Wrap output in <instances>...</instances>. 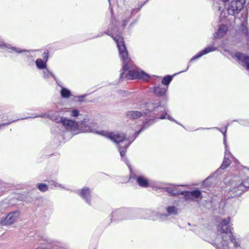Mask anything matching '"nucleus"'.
I'll use <instances>...</instances> for the list:
<instances>
[{
    "label": "nucleus",
    "instance_id": "nucleus-5",
    "mask_svg": "<svg viewBox=\"0 0 249 249\" xmlns=\"http://www.w3.org/2000/svg\"><path fill=\"white\" fill-rule=\"evenodd\" d=\"M36 241L39 246L35 249H68L60 241L52 239L45 234L38 235Z\"/></svg>",
    "mask_w": 249,
    "mask_h": 249
},
{
    "label": "nucleus",
    "instance_id": "nucleus-32",
    "mask_svg": "<svg viewBox=\"0 0 249 249\" xmlns=\"http://www.w3.org/2000/svg\"><path fill=\"white\" fill-rule=\"evenodd\" d=\"M80 127L82 128L83 131L85 132H93L92 129L89 126L85 125L84 126L83 125L80 126Z\"/></svg>",
    "mask_w": 249,
    "mask_h": 249
},
{
    "label": "nucleus",
    "instance_id": "nucleus-57",
    "mask_svg": "<svg viewBox=\"0 0 249 249\" xmlns=\"http://www.w3.org/2000/svg\"><path fill=\"white\" fill-rule=\"evenodd\" d=\"M108 0L109 2L110 1V0Z\"/></svg>",
    "mask_w": 249,
    "mask_h": 249
},
{
    "label": "nucleus",
    "instance_id": "nucleus-10",
    "mask_svg": "<svg viewBox=\"0 0 249 249\" xmlns=\"http://www.w3.org/2000/svg\"><path fill=\"white\" fill-rule=\"evenodd\" d=\"M96 133L105 136L117 144L124 141L126 138V135L123 133L109 132L106 131H102L100 132H96Z\"/></svg>",
    "mask_w": 249,
    "mask_h": 249
},
{
    "label": "nucleus",
    "instance_id": "nucleus-23",
    "mask_svg": "<svg viewBox=\"0 0 249 249\" xmlns=\"http://www.w3.org/2000/svg\"><path fill=\"white\" fill-rule=\"evenodd\" d=\"M231 164V160L228 158L224 157L223 161L220 167L215 172L214 174L221 170H224L227 168Z\"/></svg>",
    "mask_w": 249,
    "mask_h": 249
},
{
    "label": "nucleus",
    "instance_id": "nucleus-31",
    "mask_svg": "<svg viewBox=\"0 0 249 249\" xmlns=\"http://www.w3.org/2000/svg\"><path fill=\"white\" fill-rule=\"evenodd\" d=\"M148 123L147 122H143V124H142V128H141V129L136 132L135 133V138L137 137L139 135V134L141 133V132L144 129V128H146L147 127H148V126L150 125V124H147Z\"/></svg>",
    "mask_w": 249,
    "mask_h": 249
},
{
    "label": "nucleus",
    "instance_id": "nucleus-53",
    "mask_svg": "<svg viewBox=\"0 0 249 249\" xmlns=\"http://www.w3.org/2000/svg\"><path fill=\"white\" fill-rule=\"evenodd\" d=\"M186 70H185V71H180V72H184V71H185Z\"/></svg>",
    "mask_w": 249,
    "mask_h": 249
},
{
    "label": "nucleus",
    "instance_id": "nucleus-34",
    "mask_svg": "<svg viewBox=\"0 0 249 249\" xmlns=\"http://www.w3.org/2000/svg\"><path fill=\"white\" fill-rule=\"evenodd\" d=\"M79 114V111L76 109H73L71 113V116L73 117H77Z\"/></svg>",
    "mask_w": 249,
    "mask_h": 249
},
{
    "label": "nucleus",
    "instance_id": "nucleus-50",
    "mask_svg": "<svg viewBox=\"0 0 249 249\" xmlns=\"http://www.w3.org/2000/svg\"><path fill=\"white\" fill-rule=\"evenodd\" d=\"M148 0H146L144 2V4H145V3H146V2H147L148 1ZM143 5V4H142V5Z\"/></svg>",
    "mask_w": 249,
    "mask_h": 249
},
{
    "label": "nucleus",
    "instance_id": "nucleus-56",
    "mask_svg": "<svg viewBox=\"0 0 249 249\" xmlns=\"http://www.w3.org/2000/svg\"><path fill=\"white\" fill-rule=\"evenodd\" d=\"M188 68H189V66H188V67L187 68L186 70L188 69Z\"/></svg>",
    "mask_w": 249,
    "mask_h": 249
},
{
    "label": "nucleus",
    "instance_id": "nucleus-36",
    "mask_svg": "<svg viewBox=\"0 0 249 249\" xmlns=\"http://www.w3.org/2000/svg\"><path fill=\"white\" fill-rule=\"evenodd\" d=\"M119 152H120V155L122 156V157L123 158L124 155L125 154V150H124L123 149H122V148L120 146L119 147Z\"/></svg>",
    "mask_w": 249,
    "mask_h": 249
},
{
    "label": "nucleus",
    "instance_id": "nucleus-47",
    "mask_svg": "<svg viewBox=\"0 0 249 249\" xmlns=\"http://www.w3.org/2000/svg\"><path fill=\"white\" fill-rule=\"evenodd\" d=\"M124 74V72H123L122 73H121V75H120V78H123V75Z\"/></svg>",
    "mask_w": 249,
    "mask_h": 249
},
{
    "label": "nucleus",
    "instance_id": "nucleus-51",
    "mask_svg": "<svg viewBox=\"0 0 249 249\" xmlns=\"http://www.w3.org/2000/svg\"><path fill=\"white\" fill-rule=\"evenodd\" d=\"M85 96H86L85 95H84V96H81L80 97H82V98H83V97H85Z\"/></svg>",
    "mask_w": 249,
    "mask_h": 249
},
{
    "label": "nucleus",
    "instance_id": "nucleus-13",
    "mask_svg": "<svg viewBox=\"0 0 249 249\" xmlns=\"http://www.w3.org/2000/svg\"><path fill=\"white\" fill-rule=\"evenodd\" d=\"M249 188H230L228 197L233 198L241 196L249 190Z\"/></svg>",
    "mask_w": 249,
    "mask_h": 249
},
{
    "label": "nucleus",
    "instance_id": "nucleus-45",
    "mask_svg": "<svg viewBox=\"0 0 249 249\" xmlns=\"http://www.w3.org/2000/svg\"><path fill=\"white\" fill-rule=\"evenodd\" d=\"M226 130H227V128H226V130H225V131L224 132H223L222 131H221L222 132V133L223 134V135H224V137H225V136H226Z\"/></svg>",
    "mask_w": 249,
    "mask_h": 249
},
{
    "label": "nucleus",
    "instance_id": "nucleus-1",
    "mask_svg": "<svg viewBox=\"0 0 249 249\" xmlns=\"http://www.w3.org/2000/svg\"><path fill=\"white\" fill-rule=\"evenodd\" d=\"M49 188H33L28 192H25L21 195V198L28 203H33V211L35 215L38 218V222L42 225H45L53 213V205L52 202L43 200L38 195V190L45 192Z\"/></svg>",
    "mask_w": 249,
    "mask_h": 249
},
{
    "label": "nucleus",
    "instance_id": "nucleus-39",
    "mask_svg": "<svg viewBox=\"0 0 249 249\" xmlns=\"http://www.w3.org/2000/svg\"><path fill=\"white\" fill-rule=\"evenodd\" d=\"M166 118L171 121H174V122H175V121L174 120V119L170 116L169 115H167V116L166 117Z\"/></svg>",
    "mask_w": 249,
    "mask_h": 249
},
{
    "label": "nucleus",
    "instance_id": "nucleus-2",
    "mask_svg": "<svg viewBox=\"0 0 249 249\" xmlns=\"http://www.w3.org/2000/svg\"><path fill=\"white\" fill-rule=\"evenodd\" d=\"M105 34L112 36L117 44L120 57L123 61L124 71H128V73L125 75L127 79H142L147 80L149 76L142 71L135 70L132 67V60L128 56V52L124 44V38L121 36L113 37L107 31Z\"/></svg>",
    "mask_w": 249,
    "mask_h": 249
},
{
    "label": "nucleus",
    "instance_id": "nucleus-3",
    "mask_svg": "<svg viewBox=\"0 0 249 249\" xmlns=\"http://www.w3.org/2000/svg\"><path fill=\"white\" fill-rule=\"evenodd\" d=\"M231 217L223 218L220 223L219 233L212 244L216 249H229L228 234L232 232L233 228L230 227Z\"/></svg>",
    "mask_w": 249,
    "mask_h": 249
},
{
    "label": "nucleus",
    "instance_id": "nucleus-38",
    "mask_svg": "<svg viewBox=\"0 0 249 249\" xmlns=\"http://www.w3.org/2000/svg\"><path fill=\"white\" fill-rule=\"evenodd\" d=\"M166 115L167 114L165 113V114H162L159 118L160 119H164L166 118Z\"/></svg>",
    "mask_w": 249,
    "mask_h": 249
},
{
    "label": "nucleus",
    "instance_id": "nucleus-16",
    "mask_svg": "<svg viewBox=\"0 0 249 249\" xmlns=\"http://www.w3.org/2000/svg\"><path fill=\"white\" fill-rule=\"evenodd\" d=\"M216 49V48L211 46L207 48H206L203 50L199 52L198 54L196 55L195 56H194L193 58H191L190 61H193L200 57L203 56L204 54H206L210 52H211L212 51H215Z\"/></svg>",
    "mask_w": 249,
    "mask_h": 249
},
{
    "label": "nucleus",
    "instance_id": "nucleus-20",
    "mask_svg": "<svg viewBox=\"0 0 249 249\" xmlns=\"http://www.w3.org/2000/svg\"><path fill=\"white\" fill-rule=\"evenodd\" d=\"M142 115V113L137 110H132L128 111L126 113V116L128 118L131 119H136L140 118Z\"/></svg>",
    "mask_w": 249,
    "mask_h": 249
},
{
    "label": "nucleus",
    "instance_id": "nucleus-55",
    "mask_svg": "<svg viewBox=\"0 0 249 249\" xmlns=\"http://www.w3.org/2000/svg\"><path fill=\"white\" fill-rule=\"evenodd\" d=\"M225 147H226V148L227 147V144H226V143H225Z\"/></svg>",
    "mask_w": 249,
    "mask_h": 249
},
{
    "label": "nucleus",
    "instance_id": "nucleus-14",
    "mask_svg": "<svg viewBox=\"0 0 249 249\" xmlns=\"http://www.w3.org/2000/svg\"><path fill=\"white\" fill-rule=\"evenodd\" d=\"M79 195L88 204L91 205V191L89 188H82L79 190Z\"/></svg>",
    "mask_w": 249,
    "mask_h": 249
},
{
    "label": "nucleus",
    "instance_id": "nucleus-37",
    "mask_svg": "<svg viewBox=\"0 0 249 249\" xmlns=\"http://www.w3.org/2000/svg\"><path fill=\"white\" fill-rule=\"evenodd\" d=\"M242 32L243 33H244L245 34H246L247 35V36L248 38L249 37V35H248L249 32H248L247 29L246 27L245 28H243L242 29Z\"/></svg>",
    "mask_w": 249,
    "mask_h": 249
},
{
    "label": "nucleus",
    "instance_id": "nucleus-44",
    "mask_svg": "<svg viewBox=\"0 0 249 249\" xmlns=\"http://www.w3.org/2000/svg\"><path fill=\"white\" fill-rule=\"evenodd\" d=\"M200 185V183H195V184H192V185L193 186H198V185Z\"/></svg>",
    "mask_w": 249,
    "mask_h": 249
},
{
    "label": "nucleus",
    "instance_id": "nucleus-6",
    "mask_svg": "<svg viewBox=\"0 0 249 249\" xmlns=\"http://www.w3.org/2000/svg\"><path fill=\"white\" fill-rule=\"evenodd\" d=\"M109 221L107 225H110L112 220L114 221L134 219L136 216L133 215V209L121 208L113 211L109 215Z\"/></svg>",
    "mask_w": 249,
    "mask_h": 249
},
{
    "label": "nucleus",
    "instance_id": "nucleus-54",
    "mask_svg": "<svg viewBox=\"0 0 249 249\" xmlns=\"http://www.w3.org/2000/svg\"><path fill=\"white\" fill-rule=\"evenodd\" d=\"M243 185V183L242 182V183H241L240 185L241 186V185Z\"/></svg>",
    "mask_w": 249,
    "mask_h": 249
},
{
    "label": "nucleus",
    "instance_id": "nucleus-19",
    "mask_svg": "<svg viewBox=\"0 0 249 249\" xmlns=\"http://www.w3.org/2000/svg\"><path fill=\"white\" fill-rule=\"evenodd\" d=\"M168 87H163L162 86L155 87L154 92L158 96H163L165 95Z\"/></svg>",
    "mask_w": 249,
    "mask_h": 249
},
{
    "label": "nucleus",
    "instance_id": "nucleus-28",
    "mask_svg": "<svg viewBox=\"0 0 249 249\" xmlns=\"http://www.w3.org/2000/svg\"><path fill=\"white\" fill-rule=\"evenodd\" d=\"M36 64L37 68L43 69L46 68V64L41 59H37L36 61Z\"/></svg>",
    "mask_w": 249,
    "mask_h": 249
},
{
    "label": "nucleus",
    "instance_id": "nucleus-42",
    "mask_svg": "<svg viewBox=\"0 0 249 249\" xmlns=\"http://www.w3.org/2000/svg\"><path fill=\"white\" fill-rule=\"evenodd\" d=\"M125 162L128 166V167L130 168V169H131L130 167V166H129V165L128 164V160L127 159H125Z\"/></svg>",
    "mask_w": 249,
    "mask_h": 249
},
{
    "label": "nucleus",
    "instance_id": "nucleus-52",
    "mask_svg": "<svg viewBox=\"0 0 249 249\" xmlns=\"http://www.w3.org/2000/svg\"><path fill=\"white\" fill-rule=\"evenodd\" d=\"M129 144V143L128 145H127L126 147L125 148V149L128 146Z\"/></svg>",
    "mask_w": 249,
    "mask_h": 249
},
{
    "label": "nucleus",
    "instance_id": "nucleus-25",
    "mask_svg": "<svg viewBox=\"0 0 249 249\" xmlns=\"http://www.w3.org/2000/svg\"><path fill=\"white\" fill-rule=\"evenodd\" d=\"M211 180H214L212 176H209L202 182V186L203 187H210L213 185V181Z\"/></svg>",
    "mask_w": 249,
    "mask_h": 249
},
{
    "label": "nucleus",
    "instance_id": "nucleus-48",
    "mask_svg": "<svg viewBox=\"0 0 249 249\" xmlns=\"http://www.w3.org/2000/svg\"><path fill=\"white\" fill-rule=\"evenodd\" d=\"M223 2H226L228 1L229 0H221Z\"/></svg>",
    "mask_w": 249,
    "mask_h": 249
},
{
    "label": "nucleus",
    "instance_id": "nucleus-49",
    "mask_svg": "<svg viewBox=\"0 0 249 249\" xmlns=\"http://www.w3.org/2000/svg\"><path fill=\"white\" fill-rule=\"evenodd\" d=\"M164 185H172L171 184H164Z\"/></svg>",
    "mask_w": 249,
    "mask_h": 249
},
{
    "label": "nucleus",
    "instance_id": "nucleus-30",
    "mask_svg": "<svg viewBox=\"0 0 249 249\" xmlns=\"http://www.w3.org/2000/svg\"><path fill=\"white\" fill-rule=\"evenodd\" d=\"M50 76H52L54 78V79H55V76L51 72H50L47 69H46L45 70H44L43 71V77L44 78H49Z\"/></svg>",
    "mask_w": 249,
    "mask_h": 249
},
{
    "label": "nucleus",
    "instance_id": "nucleus-35",
    "mask_svg": "<svg viewBox=\"0 0 249 249\" xmlns=\"http://www.w3.org/2000/svg\"><path fill=\"white\" fill-rule=\"evenodd\" d=\"M7 48L9 49H11L12 50L15 51L16 52H17L18 53L26 52V50H19V49H17V48H16L15 47H7Z\"/></svg>",
    "mask_w": 249,
    "mask_h": 249
},
{
    "label": "nucleus",
    "instance_id": "nucleus-24",
    "mask_svg": "<svg viewBox=\"0 0 249 249\" xmlns=\"http://www.w3.org/2000/svg\"><path fill=\"white\" fill-rule=\"evenodd\" d=\"M138 184L142 187H146L149 185L148 180L142 176H139L137 178Z\"/></svg>",
    "mask_w": 249,
    "mask_h": 249
},
{
    "label": "nucleus",
    "instance_id": "nucleus-46",
    "mask_svg": "<svg viewBox=\"0 0 249 249\" xmlns=\"http://www.w3.org/2000/svg\"><path fill=\"white\" fill-rule=\"evenodd\" d=\"M84 123H86L85 120L82 121L81 124H80V125H85V124H84Z\"/></svg>",
    "mask_w": 249,
    "mask_h": 249
},
{
    "label": "nucleus",
    "instance_id": "nucleus-17",
    "mask_svg": "<svg viewBox=\"0 0 249 249\" xmlns=\"http://www.w3.org/2000/svg\"><path fill=\"white\" fill-rule=\"evenodd\" d=\"M228 240H230L232 243L235 248L240 247L241 239L238 237L234 236L233 234V232L228 234Z\"/></svg>",
    "mask_w": 249,
    "mask_h": 249
},
{
    "label": "nucleus",
    "instance_id": "nucleus-40",
    "mask_svg": "<svg viewBox=\"0 0 249 249\" xmlns=\"http://www.w3.org/2000/svg\"><path fill=\"white\" fill-rule=\"evenodd\" d=\"M174 187H188V185H179L175 186Z\"/></svg>",
    "mask_w": 249,
    "mask_h": 249
},
{
    "label": "nucleus",
    "instance_id": "nucleus-4",
    "mask_svg": "<svg viewBox=\"0 0 249 249\" xmlns=\"http://www.w3.org/2000/svg\"><path fill=\"white\" fill-rule=\"evenodd\" d=\"M153 190L155 189L157 192L167 193L170 196H176L181 194L183 195L184 198L187 201L198 202L202 198L201 192L198 189H195L191 191H180L178 188H152Z\"/></svg>",
    "mask_w": 249,
    "mask_h": 249
},
{
    "label": "nucleus",
    "instance_id": "nucleus-12",
    "mask_svg": "<svg viewBox=\"0 0 249 249\" xmlns=\"http://www.w3.org/2000/svg\"><path fill=\"white\" fill-rule=\"evenodd\" d=\"M245 0H234L231 1L228 12L231 15L238 14L243 9Z\"/></svg>",
    "mask_w": 249,
    "mask_h": 249
},
{
    "label": "nucleus",
    "instance_id": "nucleus-7",
    "mask_svg": "<svg viewBox=\"0 0 249 249\" xmlns=\"http://www.w3.org/2000/svg\"><path fill=\"white\" fill-rule=\"evenodd\" d=\"M225 205L220 194H217L215 196H209V198L206 200L204 203L205 208L208 209H212L213 211L220 209L221 207L223 208Z\"/></svg>",
    "mask_w": 249,
    "mask_h": 249
},
{
    "label": "nucleus",
    "instance_id": "nucleus-9",
    "mask_svg": "<svg viewBox=\"0 0 249 249\" xmlns=\"http://www.w3.org/2000/svg\"><path fill=\"white\" fill-rule=\"evenodd\" d=\"M54 120L56 123L61 124L64 128L68 131H75L78 128L79 124L75 121L62 117H60L59 119L56 118Z\"/></svg>",
    "mask_w": 249,
    "mask_h": 249
},
{
    "label": "nucleus",
    "instance_id": "nucleus-26",
    "mask_svg": "<svg viewBox=\"0 0 249 249\" xmlns=\"http://www.w3.org/2000/svg\"><path fill=\"white\" fill-rule=\"evenodd\" d=\"M173 76L167 75L165 76L162 80V84L165 86H168L172 80Z\"/></svg>",
    "mask_w": 249,
    "mask_h": 249
},
{
    "label": "nucleus",
    "instance_id": "nucleus-29",
    "mask_svg": "<svg viewBox=\"0 0 249 249\" xmlns=\"http://www.w3.org/2000/svg\"><path fill=\"white\" fill-rule=\"evenodd\" d=\"M48 186H54V187L57 186V183L54 182V181H52L50 182V184H45V183H38L37 185V187H48Z\"/></svg>",
    "mask_w": 249,
    "mask_h": 249
},
{
    "label": "nucleus",
    "instance_id": "nucleus-22",
    "mask_svg": "<svg viewBox=\"0 0 249 249\" xmlns=\"http://www.w3.org/2000/svg\"><path fill=\"white\" fill-rule=\"evenodd\" d=\"M168 216L166 213H162L160 212H156L154 214V218L156 220H159L160 221L163 222L167 220Z\"/></svg>",
    "mask_w": 249,
    "mask_h": 249
},
{
    "label": "nucleus",
    "instance_id": "nucleus-33",
    "mask_svg": "<svg viewBox=\"0 0 249 249\" xmlns=\"http://www.w3.org/2000/svg\"><path fill=\"white\" fill-rule=\"evenodd\" d=\"M42 56L44 59H46V61H47L49 57V51L45 50L42 54Z\"/></svg>",
    "mask_w": 249,
    "mask_h": 249
},
{
    "label": "nucleus",
    "instance_id": "nucleus-11",
    "mask_svg": "<svg viewBox=\"0 0 249 249\" xmlns=\"http://www.w3.org/2000/svg\"><path fill=\"white\" fill-rule=\"evenodd\" d=\"M20 211L17 210L9 213L6 216L1 217L0 224L1 226H7L14 223L19 217Z\"/></svg>",
    "mask_w": 249,
    "mask_h": 249
},
{
    "label": "nucleus",
    "instance_id": "nucleus-43",
    "mask_svg": "<svg viewBox=\"0 0 249 249\" xmlns=\"http://www.w3.org/2000/svg\"><path fill=\"white\" fill-rule=\"evenodd\" d=\"M127 22L128 21L126 20H124L123 23L124 26H125L127 24Z\"/></svg>",
    "mask_w": 249,
    "mask_h": 249
},
{
    "label": "nucleus",
    "instance_id": "nucleus-8",
    "mask_svg": "<svg viewBox=\"0 0 249 249\" xmlns=\"http://www.w3.org/2000/svg\"><path fill=\"white\" fill-rule=\"evenodd\" d=\"M155 211L151 209H133V215L136 218L148 219L155 221Z\"/></svg>",
    "mask_w": 249,
    "mask_h": 249
},
{
    "label": "nucleus",
    "instance_id": "nucleus-41",
    "mask_svg": "<svg viewBox=\"0 0 249 249\" xmlns=\"http://www.w3.org/2000/svg\"><path fill=\"white\" fill-rule=\"evenodd\" d=\"M3 188H0V196L2 195L3 191L2 190Z\"/></svg>",
    "mask_w": 249,
    "mask_h": 249
},
{
    "label": "nucleus",
    "instance_id": "nucleus-15",
    "mask_svg": "<svg viewBox=\"0 0 249 249\" xmlns=\"http://www.w3.org/2000/svg\"><path fill=\"white\" fill-rule=\"evenodd\" d=\"M235 57L237 60L241 61L243 66H245L247 70H249V56L242 53H237L235 54Z\"/></svg>",
    "mask_w": 249,
    "mask_h": 249
},
{
    "label": "nucleus",
    "instance_id": "nucleus-21",
    "mask_svg": "<svg viewBox=\"0 0 249 249\" xmlns=\"http://www.w3.org/2000/svg\"><path fill=\"white\" fill-rule=\"evenodd\" d=\"M166 211L167 212L166 214L168 216L174 215H177L178 214V209L174 205H170L166 207Z\"/></svg>",
    "mask_w": 249,
    "mask_h": 249
},
{
    "label": "nucleus",
    "instance_id": "nucleus-18",
    "mask_svg": "<svg viewBox=\"0 0 249 249\" xmlns=\"http://www.w3.org/2000/svg\"><path fill=\"white\" fill-rule=\"evenodd\" d=\"M227 30L226 26L224 25L220 26L218 31L214 34V37L216 38L222 37L226 33Z\"/></svg>",
    "mask_w": 249,
    "mask_h": 249
},
{
    "label": "nucleus",
    "instance_id": "nucleus-27",
    "mask_svg": "<svg viewBox=\"0 0 249 249\" xmlns=\"http://www.w3.org/2000/svg\"><path fill=\"white\" fill-rule=\"evenodd\" d=\"M61 95L63 98H69L71 96V92L65 88H62L61 90Z\"/></svg>",
    "mask_w": 249,
    "mask_h": 249
}]
</instances>
